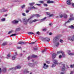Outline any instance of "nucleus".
Listing matches in <instances>:
<instances>
[{
	"instance_id": "f257e3e1",
	"label": "nucleus",
	"mask_w": 74,
	"mask_h": 74,
	"mask_svg": "<svg viewBox=\"0 0 74 74\" xmlns=\"http://www.w3.org/2000/svg\"><path fill=\"white\" fill-rule=\"evenodd\" d=\"M74 20V17H73V14H71L70 15V18L65 23V25L66 23L70 22V21Z\"/></svg>"
},
{
	"instance_id": "f03ea898",
	"label": "nucleus",
	"mask_w": 74,
	"mask_h": 74,
	"mask_svg": "<svg viewBox=\"0 0 74 74\" xmlns=\"http://www.w3.org/2000/svg\"><path fill=\"white\" fill-rule=\"evenodd\" d=\"M53 62L54 64H53L52 66V67H55L56 64H58V60H53Z\"/></svg>"
},
{
	"instance_id": "7ed1b4c3",
	"label": "nucleus",
	"mask_w": 74,
	"mask_h": 74,
	"mask_svg": "<svg viewBox=\"0 0 74 74\" xmlns=\"http://www.w3.org/2000/svg\"><path fill=\"white\" fill-rule=\"evenodd\" d=\"M35 4V3L33 2V3H29V5L31 6V7H32V8L34 9H37V8H36L34 7V6H33V5H34Z\"/></svg>"
},
{
	"instance_id": "20e7f679",
	"label": "nucleus",
	"mask_w": 74,
	"mask_h": 74,
	"mask_svg": "<svg viewBox=\"0 0 74 74\" xmlns=\"http://www.w3.org/2000/svg\"><path fill=\"white\" fill-rule=\"evenodd\" d=\"M23 23L24 25H26L27 24V20L25 18H23Z\"/></svg>"
},
{
	"instance_id": "39448f33",
	"label": "nucleus",
	"mask_w": 74,
	"mask_h": 74,
	"mask_svg": "<svg viewBox=\"0 0 74 74\" xmlns=\"http://www.w3.org/2000/svg\"><path fill=\"white\" fill-rule=\"evenodd\" d=\"M59 39L58 38V37H55L53 39V42H57V41H59Z\"/></svg>"
},
{
	"instance_id": "423d86ee",
	"label": "nucleus",
	"mask_w": 74,
	"mask_h": 74,
	"mask_svg": "<svg viewBox=\"0 0 74 74\" xmlns=\"http://www.w3.org/2000/svg\"><path fill=\"white\" fill-rule=\"evenodd\" d=\"M38 64V62H36L34 64H32L31 63H29L28 64V65L29 66H31V67H34V66H35V64Z\"/></svg>"
},
{
	"instance_id": "0eeeda50",
	"label": "nucleus",
	"mask_w": 74,
	"mask_h": 74,
	"mask_svg": "<svg viewBox=\"0 0 74 74\" xmlns=\"http://www.w3.org/2000/svg\"><path fill=\"white\" fill-rule=\"evenodd\" d=\"M62 53V56L63 57H64V53L63 51H58L57 52V54H59V53Z\"/></svg>"
},
{
	"instance_id": "6e6552de",
	"label": "nucleus",
	"mask_w": 74,
	"mask_h": 74,
	"mask_svg": "<svg viewBox=\"0 0 74 74\" xmlns=\"http://www.w3.org/2000/svg\"><path fill=\"white\" fill-rule=\"evenodd\" d=\"M37 57V56L35 55H32V57H31L30 56H29L28 57V60H30V59H32V58H36Z\"/></svg>"
},
{
	"instance_id": "1a4fd4ad",
	"label": "nucleus",
	"mask_w": 74,
	"mask_h": 74,
	"mask_svg": "<svg viewBox=\"0 0 74 74\" xmlns=\"http://www.w3.org/2000/svg\"><path fill=\"white\" fill-rule=\"evenodd\" d=\"M71 52V51L68 50L67 51V52H68V54L71 56L74 55V53H69V52Z\"/></svg>"
},
{
	"instance_id": "9d476101",
	"label": "nucleus",
	"mask_w": 74,
	"mask_h": 74,
	"mask_svg": "<svg viewBox=\"0 0 74 74\" xmlns=\"http://www.w3.org/2000/svg\"><path fill=\"white\" fill-rule=\"evenodd\" d=\"M19 22V21H16V20H14L12 21V23H14V24H16Z\"/></svg>"
},
{
	"instance_id": "9b49d317",
	"label": "nucleus",
	"mask_w": 74,
	"mask_h": 74,
	"mask_svg": "<svg viewBox=\"0 0 74 74\" xmlns=\"http://www.w3.org/2000/svg\"><path fill=\"white\" fill-rule=\"evenodd\" d=\"M48 67V65H46V64L45 63L44 64V66H43V68H44V69H47Z\"/></svg>"
},
{
	"instance_id": "f8f14e48",
	"label": "nucleus",
	"mask_w": 74,
	"mask_h": 74,
	"mask_svg": "<svg viewBox=\"0 0 74 74\" xmlns=\"http://www.w3.org/2000/svg\"><path fill=\"white\" fill-rule=\"evenodd\" d=\"M21 66L19 65H18L15 67V68H14V70H16V69H21Z\"/></svg>"
},
{
	"instance_id": "ddd939ff",
	"label": "nucleus",
	"mask_w": 74,
	"mask_h": 74,
	"mask_svg": "<svg viewBox=\"0 0 74 74\" xmlns=\"http://www.w3.org/2000/svg\"><path fill=\"white\" fill-rule=\"evenodd\" d=\"M19 44H21V45H23L25 44H26V42H18Z\"/></svg>"
},
{
	"instance_id": "4468645a",
	"label": "nucleus",
	"mask_w": 74,
	"mask_h": 74,
	"mask_svg": "<svg viewBox=\"0 0 74 74\" xmlns=\"http://www.w3.org/2000/svg\"><path fill=\"white\" fill-rule=\"evenodd\" d=\"M62 65L63 66V67L62 68V71H64L65 70V66L64 65V64H62Z\"/></svg>"
},
{
	"instance_id": "2eb2a0df",
	"label": "nucleus",
	"mask_w": 74,
	"mask_h": 74,
	"mask_svg": "<svg viewBox=\"0 0 74 74\" xmlns=\"http://www.w3.org/2000/svg\"><path fill=\"white\" fill-rule=\"evenodd\" d=\"M56 54L55 53H53L52 54V58L53 59H54L55 58H56Z\"/></svg>"
},
{
	"instance_id": "dca6fc26",
	"label": "nucleus",
	"mask_w": 74,
	"mask_h": 74,
	"mask_svg": "<svg viewBox=\"0 0 74 74\" xmlns=\"http://www.w3.org/2000/svg\"><path fill=\"white\" fill-rule=\"evenodd\" d=\"M66 3L68 5H70L71 4V2H70V0H67Z\"/></svg>"
},
{
	"instance_id": "f3484780",
	"label": "nucleus",
	"mask_w": 74,
	"mask_h": 74,
	"mask_svg": "<svg viewBox=\"0 0 74 74\" xmlns=\"http://www.w3.org/2000/svg\"><path fill=\"white\" fill-rule=\"evenodd\" d=\"M47 3L48 4H50V3H54V1H51L49 0L47 1Z\"/></svg>"
},
{
	"instance_id": "a211bd4d",
	"label": "nucleus",
	"mask_w": 74,
	"mask_h": 74,
	"mask_svg": "<svg viewBox=\"0 0 74 74\" xmlns=\"http://www.w3.org/2000/svg\"><path fill=\"white\" fill-rule=\"evenodd\" d=\"M7 44V42H4L1 45V46L3 47V46H5V45H6Z\"/></svg>"
},
{
	"instance_id": "6ab92c4d",
	"label": "nucleus",
	"mask_w": 74,
	"mask_h": 74,
	"mask_svg": "<svg viewBox=\"0 0 74 74\" xmlns=\"http://www.w3.org/2000/svg\"><path fill=\"white\" fill-rule=\"evenodd\" d=\"M69 27L71 29H74V26L73 25L69 26Z\"/></svg>"
},
{
	"instance_id": "aec40b11",
	"label": "nucleus",
	"mask_w": 74,
	"mask_h": 74,
	"mask_svg": "<svg viewBox=\"0 0 74 74\" xmlns=\"http://www.w3.org/2000/svg\"><path fill=\"white\" fill-rule=\"evenodd\" d=\"M63 16L64 18H65V19L67 18V15H66V14H64Z\"/></svg>"
},
{
	"instance_id": "412c9836",
	"label": "nucleus",
	"mask_w": 74,
	"mask_h": 74,
	"mask_svg": "<svg viewBox=\"0 0 74 74\" xmlns=\"http://www.w3.org/2000/svg\"><path fill=\"white\" fill-rule=\"evenodd\" d=\"M35 14H34L32 15L31 17H30V18H29L28 19V20H30V19H32V18H33V17H34V16H35Z\"/></svg>"
},
{
	"instance_id": "4be33fe9",
	"label": "nucleus",
	"mask_w": 74,
	"mask_h": 74,
	"mask_svg": "<svg viewBox=\"0 0 74 74\" xmlns=\"http://www.w3.org/2000/svg\"><path fill=\"white\" fill-rule=\"evenodd\" d=\"M46 18H47V17H45L44 18L40 20V22H43V21H44L46 19Z\"/></svg>"
},
{
	"instance_id": "5701e85b",
	"label": "nucleus",
	"mask_w": 74,
	"mask_h": 74,
	"mask_svg": "<svg viewBox=\"0 0 74 74\" xmlns=\"http://www.w3.org/2000/svg\"><path fill=\"white\" fill-rule=\"evenodd\" d=\"M15 56H16V55H14V56H12V60H15V59L16 58V57H15Z\"/></svg>"
},
{
	"instance_id": "b1692460",
	"label": "nucleus",
	"mask_w": 74,
	"mask_h": 74,
	"mask_svg": "<svg viewBox=\"0 0 74 74\" xmlns=\"http://www.w3.org/2000/svg\"><path fill=\"white\" fill-rule=\"evenodd\" d=\"M50 39L48 38H46V41H47V42H49Z\"/></svg>"
},
{
	"instance_id": "393cba45",
	"label": "nucleus",
	"mask_w": 74,
	"mask_h": 74,
	"mask_svg": "<svg viewBox=\"0 0 74 74\" xmlns=\"http://www.w3.org/2000/svg\"><path fill=\"white\" fill-rule=\"evenodd\" d=\"M59 45V42H57L55 44V45L56 46V47H58Z\"/></svg>"
},
{
	"instance_id": "a878e982",
	"label": "nucleus",
	"mask_w": 74,
	"mask_h": 74,
	"mask_svg": "<svg viewBox=\"0 0 74 74\" xmlns=\"http://www.w3.org/2000/svg\"><path fill=\"white\" fill-rule=\"evenodd\" d=\"M29 73V71H27L25 70L23 71V73Z\"/></svg>"
},
{
	"instance_id": "bb28decb",
	"label": "nucleus",
	"mask_w": 74,
	"mask_h": 74,
	"mask_svg": "<svg viewBox=\"0 0 74 74\" xmlns=\"http://www.w3.org/2000/svg\"><path fill=\"white\" fill-rule=\"evenodd\" d=\"M46 38H42V40L43 41H46Z\"/></svg>"
},
{
	"instance_id": "cd10ccee",
	"label": "nucleus",
	"mask_w": 74,
	"mask_h": 74,
	"mask_svg": "<svg viewBox=\"0 0 74 74\" xmlns=\"http://www.w3.org/2000/svg\"><path fill=\"white\" fill-rule=\"evenodd\" d=\"M16 35H17V34H12L10 35L11 37H12V36H15Z\"/></svg>"
},
{
	"instance_id": "c85d7f7f",
	"label": "nucleus",
	"mask_w": 74,
	"mask_h": 74,
	"mask_svg": "<svg viewBox=\"0 0 74 74\" xmlns=\"http://www.w3.org/2000/svg\"><path fill=\"white\" fill-rule=\"evenodd\" d=\"M39 21V20H37V19H34L33 20H32V21L33 22H36V21Z\"/></svg>"
},
{
	"instance_id": "c756f323",
	"label": "nucleus",
	"mask_w": 74,
	"mask_h": 74,
	"mask_svg": "<svg viewBox=\"0 0 74 74\" xmlns=\"http://www.w3.org/2000/svg\"><path fill=\"white\" fill-rule=\"evenodd\" d=\"M35 16H36V17H37V18L38 17H40V16H41L40 15L38 14H35Z\"/></svg>"
},
{
	"instance_id": "7c9ffc66",
	"label": "nucleus",
	"mask_w": 74,
	"mask_h": 74,
	"mask_svg": "<svg viewBox=\"0 0 74 74\" xmlns=\"http://www.w3.org/2000/svg\"><path fill=\"white\" fill-rule=\"evenodd\" d=\"M7 69H6V68H4L3 69V72H5V71H6V70Z\"/></svg>"
},
{
	"instance_id": "2f4dec72",
	"label": "nucleus",
	"mask_w": 74,
	"mask_h": 74,
	"mask_svg": "<svg viewBox=\"0 0 74 74\" xmlns=\"http://www.w3.org/2000/svg\"><path fill=\"white\" fill-rule=\"evenodd\" d=\"M72 38V37L71 36H69L68 37V40H71Z\"/></svg>"
},
{
	"instance_id": "473e14b6",
	"label": "nucleus",
	"mask_w": 74,
	"mask_h": 74,
	"mask_svg": "<svg viewBox=\"0 0 74 74\" xmlns=\"http://www.w3.org/2000/svg\"><path fill=\"white\" fill-rule=\"evenodd\" d=\"M43 5L45 7H47L48 6V4L47 3H44Z\"/></svg>"
},
{
	"instance_id": "72a5a7b5",
	"label": "nucleus",
	"mask_w": 74,
	"mask_h": 74,
	"mask_svg": "<svg viewBox=\"0 0 74 74\" xmlns=\"http://www.w3.org/2000/svg\"><path fill=\"white\" fill-rule=\"evenodd\" d=\"M74 67V64H73V65H70L71 68H73Z\"/></svg>"
},
{
	"instance_id": "f704fd0d",
	"label": "nucleus",
	"mask_w": 74,
	"mask_h": 74,
	"mask_svg": "<svg viewBox=\"0 0 74 74\" xmlns=\"http://www.w3.org/2000/svg\"><path fill=\"white\" fill-rule=\"evenodd\" d=\"M5 18H4L3 19H1V21H5Z\"/></svg>"
},
{
	"instance_id": "c9c22d12",
	"label": "nucleus",
	"mask_w": 74,
	"mask_h": 74,
	"mask_svg": "<svg viewBox=\"0 0 74 74\" xmlns=\"http://www.w3.org/2000/svg\"><path fill=\"white\" fill-rule=\"evenodd\" d=\"M37 40H36L35 42H32L30 43V44H34L35 43H36V42H37Z\"/></svg>"
},
{
	"instance_id": "e433bc0d",
	"label": "nucleus",
	"mask_w": 74,
	"mask_h": 74,
	"mask_svg": "<svg viewBox=\"0 0 74 74\" xmlns=\"http://www.w3.org/2000/svg\"><path fill=\"white\" fill-rule=\"evenodd\" d=\"M73 38H72H72H71V41H72L74 40V35H73Z\"/></svg>"
},
{
	"instance_id": "4c0bfd02",
	"label": "nucleus",
	"mask_w": 74,
	"mask_h": 74,
	"mask_svg": "<svg viewBox=\"0 0 74 74\" xmlns=\"http://www.w3.org/2000/svg\"><path fill=\"white\" fill-rule=\"evenodd\" d=\"M22 14L23 16H26V14L24 13H23Z\"/></svg>"
},
{
	"instance_id": "58836bf2",
	"label": "nucleus",
	"mask_w": 74,
	"mask_h": 74,
	"mask_svg": "<svg viewBox=\"0 0 74 74\" xmlns=\"http://www.w3.org/2000/svg\"><path fill=\"white\" fill-rule=\"evenodd\" d=\"M21 30V28H17L16 29V30L17 31H19V30Z\"/></svg>"
},
{
	"instance_id": "ea45409f",
	"label": "nucleus",
	"mask_w": 74,
	"mask_h": 74,
	"mask_svg": "<svg viewBox=\"0 0 74 74\" xmlns=\"http://www.w3.org/2000/svg\"><path fill=\"white\" fill-rule=\"evenodd\" d=\"M39 3L41 4H44V2L43 1H39Z\"/></svg>"
},
{
	"instance_id": "a19ab883",
	"label": "nucleus",
	"mask_w": 74,
	"mask_h": 74,
	"mask_svg": "<svg viewBox=\"0 0 74 74\" xmlns=\"http://www.w3.org/2000/svg\"><path fill=\"white\" fill-rule=\"evenodd\" d=\"M36 34L38 35H40V32H36Z\"/></svg>"
},
{
	"instance_id": "79ce46f5",
	"label": "nucleus",
	"mask_w": 74,
	"mask_h": 74,
	"mask_svg": "<svg viewBox=\"0 0 74 74\" xmlns=\"http://www.w3.org/2000/svg\"><path fill=\"white\" fill-rule=\"evenodd\" d=\"M60 42H61V43H62V42H63V40H62V39H60Z\"/></svg>"
},
{
	"instance_id": "37998d69",
	"label": "nucleus",
	"mask_w": 74,
	"mask_h": 74,
	"mask_svg": "<svg viewBox=\"0 0 74 74\" xmlns=\"http://www.w3.org/2000/svg\"><path fill=\"white\" fill-rule=\"evenodd\" d=\"M12 32V31H10L9 33H8V34H11V33Z\"/></svg>"
},
{
	"instance_id": "c03bdc74",
	"label": "nucleus",
	"mask_w": 74,
	"mask_h": 74,
	"mask_svg": "<svg viewBox=\"0 0 74 74\" xmlns=\"http://www.w3.org/2000/svg\"><path fill=\"white\" fill-rule=\"evenodd\" d=\"M33 21H29V23H30V24H31V23H33Z\"/></svg>"
},
{
	"instance_id": "a18cd8bd",
	"label": "nucleus",
	"mask_w": 74,
	"mask_h": 74,
	"mask_svg": "<svg viewBox=\"0 0 74 74\" xmlns=\"http://www.w3.org/2000/svg\"><path fill=\"white\" fill-rule=\"evenodd\" d=\"M60 18H62V17H63V15L62 14H60Z\"/></svg>"
},
{
	"instance_id": "49530a36",
	"label": "nucleus",
	"mask_w": 74,
	"mask_h": 74,
	"mask_svg": "<svg viewBox=\"0 0 74 74\" xmlns=\"http://www.w3.org/2000/svg\"><path fill=\"white\" fill-rule=\"evenodd\" d=\"M25 7V5H24L23 6H22V8H24Z\"/></svg>"
},
{
	"instance_id": "de8ad7c7",
	"label": "nucleus",
	"mask_w": 74,
	"mask_h": 74,
	"mask_svg": "<svg viewBox=\"0 0 74 74\" xmlns=\"http://www.w3.org/2000/svg\"><path fill=\"white\" fill-rule=\"evenodd\" d=\"M36 5H38V6H39V7H40V6L41 5L40 4H36Z\"/></svg>"
},
{
	"instance_id": "09e8293b",
	"label": "nucleus",
	"mask_w": 74,
	"mask_h": 74,
	"mask_svg": "<svg viewBox=\"0 0 74 74\" xmlns=\"http://www.w3.org/2000/svg\"><path fill=\"white\" fill-rule=\"evenodd\" d=\"M14 69V68H11L9 69L8 70L9 71L10 70H13Z\"/></svg>"
},
{
	"instance_id": "8fccbe9b",
	"label": "nucleus",
	"mask_w": 74,
	"mask_h": 74,
	"mask_svg": "<svg viewBox=\"0 0 74 74\" xmlns=\"http://www.w3.org/2000/svg\"><path fill=\"white\" fill-rule=\"evenodd\" d=\"M47 30V29H45H45H43V32H45V31H46V30Z\"/></svg>"
},
{
	"instance_id": "3c124183",
	"label": "nucleus",
	"mask_w": 74,
	"mask_h": 74,
	"mask_svg": "<svg viewBox=\"0 0 74 74\" xmlns=\"http://www.w3.org/2000/svg\"><path fill=\"white\" fill-rule=\"evenodd\" d=\"M46 13L47 14V15H50V13H49L48 12H46Z\"/></svg>"
},
{
	"instance_id": "603ef678",
	"label": "nucleus",
	"mask_w": 74,
	"mask_h": 74,
	"mask_svg": "<svg viewBox=\"0 0 74 74\" xmlns=\"http://www.w3.org/2000/svg\"><path fill=\"white\" fill-rule=\"evenodd\" d=\"M45 9L46 10H49V8H46Z\"/></svg>"
},
{
	"instance_id": "864d4df0",
	"label": "nucleus",
	"mask_w": 74,
	"mask_h": 74,
	"mask_svg": "<svg viewBox=\"0 0 74 74\" xmlns=\"http://www.w3.org/2000/svg\"><path fill=\"white\" fill-rule=\"evenodd\" d=\"M19 55H20V57H22V55H23V54H22V53H20L19 54Z\"/></svg>"
},
{
	"instance_id": "5fc2aeb1",
	"label": "nucleus",
	"mask_w": 74,
	"mask_h": 74,
	"mask_svg": "<svg viewBox=\"0 0 74 74\" xmlns=\"http://www.w3.org/2000/svg\"><path fill=\"white\" fill-rule=\"evenodd\" d=\"M7 56L8 58H10V54H9L8 55H7Z\"/></svg>"
},
{
	"instance_id": "6e6d98bb",
	"label": "nucleus",
	"mask_w": 74,
	"mask_h": 74,
	"mask_svg": "<svg viewBox=\"0 0 74 74\" xmlns=\"http://www.w3.org/2000/svg\"><path fill=\"white\" fill-rule=\"evenodd\" d=\"M74 73V71H71L70 74H73Z\"/></svg>"
},
{
	"instance_id": "4d7b16f0",
	"label": "nucleus",
	"mask_w": 74,
	"mask_h": 74,
	"mask_svg": "<svg viewBox=\"0 0 74 74\" xmlns=\"http://www.w3.org/2000/svg\"><path fill=\"white\" fill-rule=\"evenodd\" d=\"M26 13H28V12H29V10H26Z\"/></svg>"
},
{
	"instance_id": "13d9d810",
	"label": "nucleus",
	"mask_w": 74,
	"mask_h": 74,
	"mask_svg": "<svg viewBox=\"0 0 74 74\" xmlns=\"http://www.w3.org/2000/svg\"><path fill=\"white\" fill-rule=\"evenodd\" d=\"M53 16V14H51L49 15V17H51V16Z\"/></svg>"
},
{
	"instance_id": "bf43d9fd",
	"label": "nucleus",
	"mask_w": 74,
	"mask_h": 74,
	"mask_svg": "<svg viewBox=\"0 0 74 74\" xmlns=\"http://www.w3.org/2000/svg\"><path fill=\"white\" fill-rule=\"evenodd\" d=\"M62 55H60L59 56V58H60V59L62 58Z\"/></svg>"
},
{
	"instance_id": "052dcab7",
	"label": "nucleus",
	"mask_w": 74,
	"mask_h": 74,
	"mask_svg": "<svg viewBox=\"0 0 74 74\" xmlns=\"http://www.w3.org/2000/svg\"><path fill=\"white\" fill-rule=\"evenodd\" d=\"M27 34H28L29 35L31 34V32H27Z\"/></svg>"
},
{
	"instance_id": "680f3d73",
	"label": "nucleus",
	"mask_w": 74,
	"mask_h": 74,
	"mask_svg": "<svg viewBox=\"0 0 74 74\" xmlns=\"http://www.w3.org/2000/svg\"><path fill=\"white\" fill-rule=\"evenodd\" d=\"M8 11L7 10H3V12H6V11Z\"/></svg>"
},
{
	"instance_id": "e2e57ef3",
	"label": "nucleus",
	"mask_w": 74,
	"mask_h": 74,
	"mask_svg": "<svg viewBox=\"0 0 74 74\" xmlns=\"http://www.w3.org/2000/svg\"><path fill=\"white\" fill-rule=\"evenodd\" d=\"M21 47H17L18 49H21Z\"/></svg>"
},
{
	"instance_id": "0e129e2a",
	"label": "nucleus",
	"mask_w": 74,
	"mask_h": 74,
	"mask_svg": "<svg viewBox=\"0 0 74 74\" xmlns=\"http://www.w3.org/2000/svg\"><path fill=\"white\" fill-rule=\"evenodd\" d=\"M47 63H48V64H49V63H50V62H49V61H47Z\"/></svg>"
},
{
	"instance_id": "69168bd1",
	"label": "nucleus",
	"mask_w": 74,
	"mask_h": 74,
	"mask_svg": "<svg viewBox=\"0 0 74 74\" xmlns=\"http://www.w3.org/2000/svg\"><path fill=\"white\" fill-rule=\"evenodd\" d=\"M72 6H73V7H74V3H72Z\"/></svg>"
},
{
	"instance_id": "338daca9",
	"label": "nucleus",
	"mask_w": 74,
	"mask_h": 74,
	"mask_svg": "<svg viewBox=\"0 0 74 74\" xmlns=\"http://www.w3.org/2000/svg\"><path fill=\"white\" fill-rule=\"evenodd\" d=\"M52 33H49V35H50V36L52 35Z\"/></svg>"
},
{
	"instance_id": "774afa93",
	"label": "nucleus",
	"mask_w": 74,
	"mask_h": 74,
	"mask_svg": "<svg viewBox=\"0 0 74 74\" xmlns=\"http://www.w3.org/2000/svg\"><path fill=\"white\" fill-rule=\"evenodd\" d=\"M38 49L37 48H34V50H37Z\"/></svg>"
}]
</instances>
